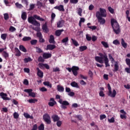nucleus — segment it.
Segmentation results:
<instances>
[{
    "label": "nucleus",
    "instance_id": "obj_1",
    "mask_svg": "<svg viewBox=\"0 0 130 130\" xmlns=\"http://www.w3.org/2000/svg\"><path fill=\"white\" fill-rule=\"evenodd\" d=\"M99 55L100 56H96L95 57V60L96 61L100 63H104L105 62L106 68L110 67V64H109V59H108L107 54H103L102 53H99Z\"/></svg>",
    "mask_w": 130,
    "mask_h": 130
},
{
    "label": "nucleus",
    "instance_id": "obj_2",
    "mask_svg": "<svg viewBox=\"0 0 130 130\" xmlns=\"http://www.w3.org/2000/svg\"><path fill=\"white\" fill-rule=\"evenodd\" d=\"M37 20H38L39 21H44L45 20L40 17V16H38L37 15H34L32 16H30L28 18V23H30V24H32V25H34V26H37V27H40V23L38 22Z\"/></svg>",
    "mask_w": 130,
    "mask_h": 130
},
{
    "label": "nucleus",
    "instance_id": "obj_3",
    "mask_svg": "<svg viewBox=\"0 0 130 130\" xmlns=\"http://www.w3.org/2000/svg\"><path fill=\"white\" fill-rule=\"evenodd\" d=\"M111 24L113 28V31L115 34H119L120 32V27L117 21L114 19L111 20Z\"/></svg>",
    "mask_w": 130,
    "mask_h": 130
},
{
    "label": "nucleus",
    "instance_id": "obj_4",
    "mask_svg": "<svg viewBox=\"0 0 130 130\" xmlns=\"http://www.w3.org/2000/svg\"><path fill=\"white\" fill-rule=\"evenodd\" d=\"M95 16L96 17H106L107 13H106V10L103 8H100V12L98 11L96 12Z\"/></svg>",
    "mask_w": 130,
    "mask_h": 130
},
{
    "label": "nucleus",
    "instance_id": "obj_5",
    "mask_svg": "<svg viewBox=\"0 0 130 130\" xmlns=\"http://www.w3.org/2000/svg\"><path fill=\"white\" fill-rule=\"evenodd\" d=\"M107 86L109 90L108 95L112 98H114V97L116 96V90H115V89H113L112 91V90H111V86H110V84L109 83L108 84Z\"/></svg>",
    "mask_w": 130,
    "mask_h": 130
},
{
    "label": "nucleus",
    "instance_id": "obj_6",
    "mask_svg": "<svg viewBox=\"0 0 130 130\" xmlns=\"http://www.w3.org/2000/svg\"><path fill=\"white\" fill-rule=\"evenodd\" d=\"M43 120L47 124H50L51 123V118L50 116L48 114L45 113L43 116Z\"/></svg>",
    "mask_w": 130,
    "mask_h": 130
},
{
    "label": "nucleus",
    "instance_id": "obj_7",
    "mask_svg": "<svg viewBox=\"0 0 130 130\" xmlns=\"http://www.w3.org/2000/svg\"><path fill=\"white\" fill-rule=\"evenodd\" d=\"M58 102L59 103H60V104H61V108H62V109H67V106H68V105H70V103H69V102L67 101H62V100L61 99H60Z\"/></svg>",
    "mask_w": 130,
    "mask_h": 130
},
{
    "label": "nucleus",
    "instance_id": "obj_8",
    "mask_svg": "<svg viewBox=\"0 0 130 130\" xmlns=\"http://www.w3.org/2000/svg\"><path fill=\"white\" fill-rule=\"evenodd\" d=\"M33 89H25L24 90V92H26V93H28V95L30 97H32L33 98H35L36 97V94L34 92H32Z\"/></svg>",
    "mask_w": 130,
    "mask_h": 130
},
{
    "label": "nucleus",
    "instance_id": "obj_9",
    "mask_svg": "<svg viewBox=\"0 0 130 130\" xmlns=\"http://www.w3.org/2000/svg\"><path fill=\"white\" fill-rule=\"evenodd\" d=\"M38 66L41 70H44V69L49 70L50 69L49 65H48L47 63H39L38 64Z\"/></svg>",
    "mask_w": 130,
    "mask_h": 130
},
{
    "label": "nucleus",
    "instance_id": "obj_10",
    "mask_svg": "<svg viewBox=\"0 0 130 130\" xmlns=\"http://www.w3.org/2000/svg\"><path fill=\"white\" fill-rule=\"evenodd\" d=\"M80 70V68H79L78 67L76 66H73L72 67V73L74 75V76H78V71Z\"/></svg>",
    "mask_w": 130,
    "mask_h": 130
},
{
    "label": "nucleus",
    "instance_id": "obj_11",
    "mask_svg": "<svg viewBox=\"0 0 130 130\" xmlns=\"http://www.w3.org/2000/svg\"><path fill=\"white\" fill-rule=\"evenodd\" d=\"M56 48V46L54 44H49L47 45L46 50H53V49Z\"/></svg>",
    "mask_w": 130,
    "mask_h": 130
},
{
    "label": "nucleus",
    "instance_id": "obj_12",
    "mask_svg": "<svg viewBox=\"0 0 130 130\" xmlns=\"http://www.w3.org/2000/svg\"><path fill=\"white\" fill-rule=\"evenodd\" d=\"M120 112L123 114L120 115V118H121V119H126V115H125L126 114V112L124 111V110L123 109L121 110L120 111Z\"/></svg>",
    "mask_w": 130,
    "mask_h": 130
},
{
    "label": "nucleus",
    "instance_id": "obj_13",
    "mask_svg": "<svg viewBox=\"0 0 130 130\" xmlns=\"http://www.w3.org/2000/svg\"><path fill=\"white\" fill-rule=\"evenodd\" d=\"M50 101H52V102H49L48 105L51 107L54 106V105L56 104V102L54 100V99L53 98H51L50 99Z\"/></svg>",
    "mask_w": 130,
    "mask_h": 130
},
{
    "label": "nucleus",
    "instance_id": "obj_14",
    "mask_svg": "<svg viewBox=\"0 0 130 130\" xmlns=\"http://www.w3.org/2000/svg\"><path fill=\"white\" fill-rule=\"evenodd\" d=\"M0 96H1V97H2V99H3V100H11V99H10V98L7 97V96H8V94H7V93H4L3 92L0 93Z\"/></svg>",
    "mask_w": 130,
    "mask_h": 130
},
{
    "label": "nucleus",
    "instance_id": "obj_15",
    "mask_svg": "<svg viewBox=\"0 0 130 130\" xmlns=\"http://www.w3.org/2000/svg\"><path fill=\"white\" fill-rule=\"evenodd\" d=\"M54 9L55 10H58L60 12H64V8L63 7V5H60L59 6H55L54 7Z\"/></svg>",
    "mask_w": 130,
    "mask_h": 130
},
{
    "label": "nucleus",
    "instance_id": "obj_16",
    "mask_svg": "<svg viewBox=\"0 0 130 130\" xmlns=\"http://www.w3.org/2000/svg\"><path fill=\"white\" fill-rule=\"evenodd\" d=\"M63 24H64V21L63 20H59L57 22V28H61L63 26Z\"/></svg>",
    "mask_w": 130,
    "mask_h": 130
},
{
    "label": "nucleus",
    "instance_id": "obj_17",
    "mask_svg": "<svg viewBox=\"0 0 130 130\" xmlns=\"http://www.w3.org/2000/svg\"><path fill=\"white\" fill-rule=\"evenodd\" d=\"M37 76L39 77V78H43V72L42 71H41L40 69H39V68H37Z\"/></svg>",
    "mask_w": 130,
    "mask_h": 130
},
{
    "label": "nucleus",
    "instance_id": "obj_18",
    "mask_svg": "<svg viewBox=\"0 0 130 130\" xmlns=\"http://www.w3.org/2000/svg\"><path fill=\"white\" fill-rule=\"evenodd\" d=\"M96 18L99 23H100L101 25H104V24H105L106 20L104 18L99 16Z\"/></svg>",
    "mask_w": 130,
    "mask_h": 130
},
{
    "label": "nucleus",
    "instance_id": "obj_19",
    "mask_svg": "<svg viewBox=\"0 0 130 130\" xmlns=\"http://www.w3.org/2000/svg\"><path fill=\"white\" fill-rule=\"evenodd\" d=\"M52 55L51 53H44L43 54V57L44 59H47V58H50Z\"/></svg>",
    "mask_w": 130,
    "mask_h": 130
},
{
    "label": "nucleus",
    "instance_id": "obj_20",
    "mask_svg": "<svg viewBox=\"0 0 130 130\" xmlns=\"http://www.w3.org/2000/svg\"><path fill=\"white\" fill-rule=\"evenodd\" d=\"M49 42L51 44H55V41L54 40V36H53V35H51L50 36V38L49 39Z\"/></svg>",
    "mask_w": 130,
    "mask_h": 130
},
{
    "label": "nucleus",
    "instance_id": "obj_21",
    "mask_svg": "<svg viewBox=\"0 0 130 130\" xmlns=\"http://www.w3.org/2000/svg\"><path fill=\"white\" fill-rule=\"evenodd\" d=\"M51 118L52 119H53L54 122H56V121H58V120L60 119V118H59V117H58V115H53L51 116Z\"/></svg>",
    "mask_w": 130,
    "mask_h": 130
},
{
    "label": "nucleus",
    "instance_id": "obj_22",
    "mask_svg": "<svg viewBox=\"0 0 130 130\" xmlns=\"http://www.w3.org/2000/svg\"><path fill=\"white\" fill-rule=\"evenodd\" d=\"M63 31H64V30H63V29H57L55 32V35L56 36H57L58 37H59V36H60V35H61V33H62V32H63Z\"/></svg>",
    "mask_w": 130,
    "mask_h": 130
},
{
    "label": "nucleus",
    "instance_id": "obj_23",
    "mask_svg": "<svg viewBox=\"0 0 130 130\" xmlns=\"http://www.w3.org/2000/svg\"><path fill=\"white\" fill-rule=\"evenodd\" d=\"M114 67L113 72H117V71L119 70V66L118 65V62L115 61Z\"/></svg>",
    "mask_w": 130,
    "mask_h": 130
},
{
    "label": "nucleus",
    "instance_id": "obj_24",
    "mask_svg": "<svg viewBox=\"0 0 130 130\" xmlns=\"http://www.w3.org/2000/svg\"><path fill=\"white\" fill-rule=\"evenodd\" d=\"M14 50L16 52L15 56H21V54H22V53H21V51H20V50H19V49L17 47L15 48Z\"/></svg>",
    "mask_w": 130,
    "mask_h": 130
},
{
    "label": "nucleus",
    "instance_id": "obj_25",
    "mask_svg": "<svg viewBox=\"0 0 130 130\" xmlns=\"http://www.w3.org/2000/svg\"><path fill=\"white\" fill-rule=\"evenodd\" d=\"M71 86H72V87H73V88H77V89L80 88V86H79L78 83L76 82L75 81L71 82Z\"/></svg>",
    "mask_w": 130,
    "mask_h": 130
},
{
    "label": "nucleus",
    "instance_id": "obj_26",
    "mask_svg": "<svg viewBox=\"0 0 130 130\" xmlns=\"http://www.w3.org/2000/svg\"><path fill=\"white\" fill-rule=\"evenodd\" d=\"M42 29L45 33H48V32H49V29H48L46 24H44L43 25Z\"/></svg>",
    "mask_w": 130,
    "mask_h": 130
},
{
    "label": "nucleus",
    "instance_id": "obj_27",
    "mask_svg": "<svg viewBox=\"0 0 130 130\" xmlns=\"http://www.w3.org/2000/svg\"><path fill=\"white\" fill-rule=\"evenodd\" d=\"M88 47L86 46H81L79 47V51L80 52H82V51H85V50H87Z\"/></svg>",
    "mask_w": 130,
    "mask_h": 130
},
{
    "label": "nucleus",
    "instance_id": "obj_28",
    "mask_svg": "<svg viewBox=\"0 0 130 130\" xmlns=\"http://www.w3.org/2000/svg\"><path fill=\"white\" fill-rule=\"evenodd\" d=\"M57 90L58 92H63L64 91V88H63V86L58 85L57 86Z\"/></svg>",
    "mask_w": 130,
    "mask_h": 130
},
{
    "label": "nucleus",
    "instance_id": "obj_29",
    "mask_svg": "<svg viewBox=\"0 0 130 130\" xmlns=\"http://www.w3.org/2000/svg\"><path fill=\"white\" fill-rule=\"evenodd\" d=\"M71 41H72L73 44H74V45L76 47H78V46L80 45V44H79V43H78V41H77L76 40L72 38Z\"/></svg>",
    "mask_w": 130,
    "mask_h": 130
},
{
    "label": "nucleus",
    "instance_id": "obj_30",
    "mask_svg": "<svg viewBox=\"0 0 130 130\" xmlns=\"http://www.w3.org/2000/svg\"><path fill=\"white\" fill-rule=\"evenodd\" d=\"M121 45L124 48H126L127 47V44L124 42L123 39H121Z\"/></svg>",
    "mask_w": 130,
    "mask_h": 130
},
{
    "label": "nucleus",
    "instance_id": "obj_31",
    "mask_svg": "<svg viewBox=\"0 0 130 130\" xmlns=\"http://www.w3.org/2000/svg\"><path fill=\"white\" fill-rule=\"evenodd\" d=\"M19 49L23 52H27V49H26V48H25V47L22 45L19 46Z\"/></svg>",
    "mask_w": 130,
    "mask_h": 130
},
{
    "label": "nucleus",
    "instance_id": "obj_32",
    "mask_svg": "<svg viewBox=\"0 0 130 130\" xmlns=\"http://www.w3.org/2000/svg\"><path fill=\"white\" fill-rule=\"evenodd\" d=\"M44 86H47L50 88H52V84H50V82L49 81H45L43 82Z\"/></svg>",
    "mask_w": 130,
    "mask_h": 130
},
{
    "label": "nucleus",
    "instance_id": "obj_33",
    "mask_svg": "<svg viewBox=\"0 0 130 130\" xmlns=\"http://www.w3.org/2000/svg\"><path fill=\"white\" fill-rule=\"evenodd\" d=\"M21 19L23 20V21H25L26 19H27V13L26 12H23L21 14Z\"/></svg>",
    "mask_w": 130,
    "mask_h": 130
},
{
    "label": "nucleus",
    "instance_id": "obj_34",
    "mask_svg": "<svg viewBox=\"0 0 130 130\" xmlns=\"http://www.w3.org/2000/svg\"><path fill=\"white\" fill-rule=\"evenodd\" d=\"M32 58H31V57H30L25 58L23 59L24 63H27V62H29V61H32Z\"/></svg>",
    "mask_w": 130,
    "mask_h": 130
},
{
    "label": "nucleus",
    "instance_id": "obj_35",
    "mask_svg": "<svg viewBox=\"0 0 130 130\" xmlns=\"http://www.w3.org/2000/svg\"><path fill=\"white\" fill-rule=\"evenodd\" d=\"M23 115L25 118H30V119H33V116H30L27 113H24Z\"/></svg>",
    "mask_w": 130,
    "mask_h": 130
},
{
    "label": "nucleus",
    "instance_id": "obj_36",
    "mask_svg": "<svg viewBox=\"0 0 130 130\" xmlns=\"http://www.w3.org/2000/svg\"><path fill=\"white\" fill-rule=\"evenodd\" d=\"M101 44L104 47H105V48H108L109 47V45H108V43H107L106 42L102 41Z\"/></svg>",
    "mask_w": 130,
    "mask_h": 130
},
{
    "label": "nucleus",
    "instance_id": "obj_37",
    "mask_svg": "<svg viewBox=\"0 0 130 130\" xmlns=\"http://www.w3.org/2000/svg\"><path fill=\"white\" fill-rule=\"evenodd\" d=\"M37 6H38V9H41L43 7V4L40 1H37Z\"/></svg>",
    "mask_w": 130,
    "mask_h": 130
},
{
    "label": "nucleus",
    "instance_id": "obj_38",
    "mask_svg": "<svg viewBox=\"0 0 130 130\" xmlns=\"http://www.w3.org/2000/svg\"><path fill=\"white\" fill-rule=\"evenodd\" d=\"M36 49L37 53H43V50H42V49L40 47H36Z\"/></svg>",
    "mask_w": 130,
    "mask_h": 130
},
{
    "label": "nucleus",
    "instance_id": "obj_39",
    "mask_svg": "<svg viewBox=\"0 0 130 130\" xmlns=\"http://www.w3.org/2000/svg\"><path fill=\"white\" fill-rule=\"evenodd\" d=\"M56 15L54 14V13L52 12L51 15V22L52 23L54 21V19H55Z\"/></svg>",
    "mask_w": 130,
    "mask_h": 130
},
{
    "label": "nucleus",
    "instance_id": "obj_40",
    "mask_svg": "<svg viewBox=\"0 0 130 130\" xmlns=\"http://www.w3.org/2000/svg\"><path fill=\"white\" fill-rule=\"evenodd\" d=\"M31 39V37H24L22 39V41H30Z\"/></svg>",
    "mask_w": 130,
    "mask_h": 130
},
{
    "label": "nucleus",
    "instance_id": "obj_41",
    "mask_svg": "<svg viewBox=\"0 0 130 130\" xmlns=\"http://www.w3.org/2000/svg\"><path fill=\"white\" fill-rule=\"evenodd\" d=\"M77 11H78V14L79 16H80V17H82V13H83V10L82 9V8H78Z\"/></svg>",
    "mask_w": 130,
    "mask_h": 130
},
{
    "label": "nucleus",
    "instance_id": "obj_42",
    "mask_svg": "<svg viewBox=\"0 0 130 130\" xmlns=\"http://www.w3.org/2000/svg\"><path fill=\"white\" fill-rule=\"evenodd\" d=\"M108 10L109 12H110V13H111V14H114V9L113 8H111V7H108Z\"/></svg>",
    "mask_w": 130,
    "mask_h": 130
},
{
    "label": "nucleus",
    "instance_id": "obj_43",
    "mask_svg": "<svg viewBox=\"0 0 130 130\" xmlns=\"http://www.w3.org/2000/svg\"><path fill=\"white\" fill-rule=\"evenodd\" d=\"M69 42V37H66L61 40V43H67Z\"/></svg>",
    "mask_w": 130,
    "mask_h": 130
},
{
    "label": "nucleus",
    "instance_id": "obj_44",
    "mask_svg": "<svg viewBox=\"0 0 130 130\" xmlns=\"http://www.w3.org/2000/svg\"><path fill=\"white\" fill-rule=\"evenodd\" d=\"M39 130H44V124L41 123L38 127Z\"/></svg>",
    "mask_w": 130,
    "mask_h": 130
},
{
    "label": "nucleus",
    "instance_id": "obj_45",
    "mask_svg": "<svg viewBox=\"0 0 130 130\" xmlns=\"http://www.w3.org/2000/svg\"><path fill=\"white\" fill-rule=\"evenodd\" d=\"M38 100L36 99H30L28 100L29 103H35L36 102H37Z\"/></svg>",
    "mask_w": 130,
    "mask_h": 130
},
{
    "label": "nucleus",
    "instance_id": "obj_46",
    "mask_svg": "<svg viewBox=\"0 0 130 130\" xmlns=\"http://www.w3.org/2000/svg\"><path fill=\"white\" fill-rule=\"evenodd\" d=\"M7 36H8V34H3L1 35V38L3 40H6V39H7Z\"/></svg>",
    "mask_w": 130,
    "mask_h": 130
},
{
    "label": "nucleus",
    "instance_id": "obj_47",
    "mask_svg": "<svg viewBox=\"0 0 130 130\" xmlns=\"http://www.w3.org/2000/svg\"><path fill=\"white\" fill-rule=\"evenodd\" d=\"M15 6L16 8H18V9H22V8H23V5H22V4H19V3H15Z\"/></svg>",
    "mask_w": 130,
    "mask_h": 130
},
{
    "label": "nucleus",
    "instance_id": "obj_48",
    "mask_svg": "<svg viewBox=\"0 0 130 130\" xmlns=\"http://www.w3.org/2000/svg\"><path fill=\"white\" fill-rule=\"evenodd\" d=\"M38 60L40 62H44V61H45L44 58H43V57H42V56H41L39 57Z\"/></svg>",
    "mask_w": 130,
    "mask_h": 130
},
{
    "label": "nucleus",
    "instance_id": "obj_49",
    "mask_svg": "<svg viewBox=\"0 0 130 130\" xmlns=\"http://www.w3.org/2000/svg\"><path fill=\"white\" fill-rule=\"evenodd\" d=\"M35 8V4H30L29 11H32Z\"/></svg>",
    "mask_w": 130,
    "mask_h": 130
},
{
    "label": "nucleus",
    "instance_id": "obj_50",
    "mask_svg": "<svg viewBox=\"0 0 130 130\" xmlns=\"http://www.w3.org/2000/svg\"><path fill=\"white\" fill-rule=\"evenodd\" d=\"M62 124V122L60 120L57 121L56 125L58 127H60V126H61Z\"/></svg>",
    "mask_w": 130,
    "mask_h": 130
},
{
    "label": "nucleus",
    "instance_id": "obj_51",
    "mask_svg": "<svg viewBox=\"0 0 130 130\" xmlns=\"http://www.w3.org/2000/svg\"><path fill=\"white\" fill-rule=\"evenodd\" d=\"M13 116L15 119H17V118H19V114L15 112L13 114Z\"/></svg>",
    "mask_w": 130,
    "mask_h": 130
},
{
    "label": "nucleus",
    "instance_id": "obj_52",
    "mask_svg": "<svg viewBox=\"0 0 130 130\" xmlns=\"http://www.w3.org/2000/svg\"><path fill=\"white\" fill-rule=\"evenodd\" d=\"M108 121L110 122V123H113V122L115 121V120L114 119V117H112L111 119H108Z\"/></svg>",
    "mask_w": 130,
    "mask_h": 130
},
{
    "label": "nucleus",
    "instance_id": "obj_53",
    "mask_svg": "<svg viewBox=\"0 0 130 130\" xmlns=\"http://www.w3.org/2000/svg\"><path fill=\"white\" fill-rule=\"evenodd\" d=\"M79 0H70V4H73L76 5V4H78Z\"/></svg>",
    "mask_w": 130,
    "mask_h": 130
},
{
    "label": "nucleus",
    "instance_id": "obj_54",
    "mask_svg": "<svg viewBox=\"0 0 130 130\" xmlns=\"http://www.w3.org/2000/svg\"><path fill=\"white\" fill-rule=\"evenodd\" d=\"M106 118V115L105 114L101 115L100 116V120H103V119H105Z\"/></svg>",
    "mask_w": 130,
    "mask_h": 130
},
{
    "label": "nucleus",
    "instance_id": "obj_55",
    "mask_svg": "<svg viewBox=\"0 0 130 130\" xmlns=\"http://www.w3.org/2000/svg\"><path fill=\"white\" fill-rule=\"evenodd\" d=\"M125 62L127 66L130 68V59L129 58H126L125 59Z\"/></svg>",
    "mask_w": 130,
    "mask_h": 130
},
{
    "label": "nucleus",
    "instance_id": "obj_56",
    "mask_svg": "<svg viewBox=\"0 0 130 130\" xmlns=\"http://www.w3.org/2000/svg\"><path fill=\"white\" fill-rule=\"evenodd\" d=\"M79 83L80 84V85H82V86H85L86 85H87V83H86V82H85L84 80H80L79 81Z\"/></svg>",
    "mask_w": 130,
    "mask_h": 130
},
{
    "label": "nucleus",
    "instance_id": "obj_57",
    "mask_svg": "<svg viewBox=\"0 0 130 130\" xmlns=\"http://www.w3.org/2000/svg\"><path fill=\"white\" fill-rule=\"evenodd\" d=\"M4 19L6 20H9V18H10V17L9 16V14L5 13V14H4Z\"/></svg>",
    "mask_w": 130,
    "mask_h": 130
},
{
    "label": "nucleus",
    "instance_id": "obj_58",
    "mask_svg": "<svg viewBox=\"0 0 130 130\" xmlns=\"http://www.w3.org/2000/svg\"><path fill=\"white\" fill-rule=\"evenodd\" d=\"M15 30L16 28H15L14 26H10L9 28V31H10V32H15Z\"/></svg>",
    "mask_w": 130,
    "mask_h": 130
},
{
    "label": "nucleus",
    "instance_id": "obj_59",
    "mask_svg": "<svg viewBox=\"0 0 130 130\" xmlns=\"http://www.w3.org/2000/svg\"><path fill=\"white\" fill-rule=\"evenodd\" d=\"M37 43V41L36 40H32L30 41V44L31 45H35Z\"/></svg>",
    "mask_w": 130,
    "mask_h": 130
},
{
    "label": "nucleus",
    "instance_id": "obj_60",
    "mask_svg": "<svg viewBox=\"0 0 130 130\" xmlns=\"http://www.w3.org/2000/svg\"><path fill=\"white\" fill-rule=\"evenodd\" d=\"M21 3L24 5H26V6H28V5H29V3L27 0H21Z\"/></svg>",
    "mask_w": 130,
    "mask_h": 130
},
{
    "label": "nucleus",
    "instance_id": "obj_61",
    "mask_svg": "<svg viewBox=\"0 0 130 130\" xmlns=\"http://www.w3.org/2000/svg\"><path fill=\"white\" fill-rule=\"evenodd\" d=\"M37 37H38L39 39L42 38V34L41 32H38L37 33Z\"/></svg>",
    "mask_w": 130,
    "mask_h": 130
},
{
    "label": "nucleus",
    "instance_id": "obj_62",
    "mask_svg": "<svg viewBox=\"0 0 130 130\" xmlns=\"http://www.w3.org/2000/svg\"><path fill=\"white\" fill-rule=\"evenodd\" d=\"M99 95L101 97H104V96H105V94H104V92H103V91L101 90L99 92Z\"/></svg>",
    "mask_w": 130,
    "mask_h": 130
},
{
    "label": "nucleus",
    "instance_id": "obj_63",
    "mask_svg": "<svg viewBox=\"0 0 130 130\" xmlns=\"http://www.w3.org/2000/svg\"><path fill=\"white\" fill-rule=\"evenodd\" d=\"M86 40H87V41H91V40L92 39V37L89 36V35H86Z\"/></svg>",
    "mask_w": 130,
    "mask_h": 130
},
{
    "label": "nucleus",
    "instance_id": "obj_64",
    "mask_svg": "<svg viewBox=\"0 0 130 130\" xmlns=\"http://www.w3.org/2000/svg\"><path fill=\"white\" fill-rule=\"evenodd\" d=\"M3 53H4V56L5 58L9 57V53H8L6 51H4Z\"/></svg>",
    "mask_w": 130,
    "mask_h": 130
}]
</instances>
